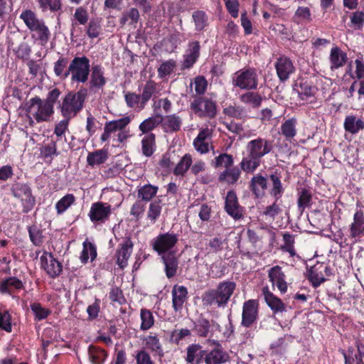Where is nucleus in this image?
Wrapping results in <instances>:
<instances>
[{"label": "nucleus", "instance_id": "7ed1b4c3", "mask_svg": "<svg viewBox=\"0 0 364 364\" xmlns=\"http://www.w3.org/2000/svg\"><path fill=\"white\" fill-rule=\"evenodd\" d=\"M236 287V284L232 281L220 282L215 289H210L202 294V303L205 306H215L218 308L225 307Z\"/></svg>", "mask_w": 364, "mask_h": 364}, {"label": "nucleus", "instance_id": "6e6d98bb", "mask_svg": "<svg viewBox=\"0 0 364 364\" xmlns=\"http://www.w3.org/2000/svg\"><path fill=\"white\" fill-rule=\"evenodd\" d=\"M312 203V193L307 188H301L299 192L297 200L298 209L303 212L306 208H309Z\"/></svg>", "mask_w": 364, "mask_h": 364}, {"label": "nucleus", "instance_id": "e2e57ef3", "mask_svg": "<svg viewBox=\"0 0 364 364\" xmlns=\"http://www.w3.org/2000/svg\"><path fill=\"white\" fill-rule=\"evenodd\" d=\"M233 164L234 159L232 154L222 153L215 157L213 166L215 168L224 167L225 169H227L232 167Z\"/></svg>", "mask_w": 364, "mask_h": 364}, {"label": "nucleus", "instance_id": "603ef678", "mask_svg": "<svg viewBox=\"0 0 364 364\" xmlns=\"http://www.w3.org/2000/svg\"><path fill=\"white\" fill-rule=\"evenodd\" d=\"M210 329V323L208 319L200 316L194 322L193 330L199 337L206 338Z\"/></svg>", "mask_w": 364, "mask_h": 364}, {"label": "nucleus", "instance_id": "5fc2aeb1", "mask_svg": "<svg viewBox=\"0 0 364 364\" xmlns=\"http://www.w3.org/2000/svg\"><path fill=\"white\" fill-rule=\"evenodd\" d=\"M162 122V117L156 115L150 117L144 120L139 127V130L143 134H149V132L154 129Z\"/></svg>", "mask_w": 364, "mask_h": 364}, {"label": "nucleus", "instance_id": "0e129e2a", "mask_svg": "<svg viewBox=\"0 0 364 364\" xmlns=\"http://www.w3.org/2000/svg\"><path fill=\"white\" fill-rule=\"evenodd\" d=\"M192 18L195 23L196 31H202L208 25V16L205 11L198 10L193 13Z\"/></svg>", "mask_w": 364, "mask_h": 364}, {"label": "nucleus", "instance_id": "a18cd8bd", "mask_svg": "<svg viewBox=\"0 0 364 364\" xmlns=\"http://www.w3.org/2000/svg\"><path fill=\"white\" fill-rule=\"evenodd\" d=\"M240 100L242 103L248 105L252 108H258L261 106L263 99L259 92L248 90L240 96Z\"/></svg>", "mask_w": 364, "mask_h": 364}, {"label": "nucleus", "instance_id": "9d476101", "mask_svg": "<svg viewBox=\"0 0 364 364\" xmlns=\"http://www.w3.org/2000/svg\"><path fill=\"white\" fill-rule=\"evenodd\" d=\"M178 234L173 232H167L159 234L151 241L152 249L157 252L159 255H166L172 252L178 242Z\"/></svg>", "mask_w": 364, "mask_h": 364}, {"label": "nucleus", "instance_id": "72a5a7b5", "mask_svg": "<svg viewBox=\"0 0 364 364\" xmlns=\"http://www.w3.org/2000/svg\"><path fill=\"white\" fill-rule=\"evenodd\" d=\"M345 364H364V346H357V350L349 348L348 352L343 351Z\"/></svg>", "mask_w": 364, "mask_h": 364}, {"label": "nucleus", "instance_id": "bf43d9fd", "mask_svg": "<svg viewBox=\"0 0 364 364\" xmlns=\"http://www.w3.org/2000/svg\"><path fill=\"white\" fill-rule=\"evenodd\" d=\"M29 238L35 246H41L43 243V230L37 225H32L28 227Z\"/></svg>", "mask_w": 364, "mask_h": 364}, {"label": "nucleus", "instance_id": "f3484780", "mask_svg": "<svg viewBox=\"0 0 364 364\" xmlns=\"http://www.w3.org/2000/svg\"><path fill=\"white\" fill-rule=\"evenodd\" d=\"M90 78L88 82L90 91L97 92L102 90L107 83L104 68L98 64L93 65L90 70Z\"/></svg>", "mask_w": 364, "mask_h": 364}, {"label": "nucleus", "instance_id": "79ce46f5", "mask_svg": "<svg viewBox=\"0 0 364 364\" xmlns=\"http://www.w3.org/2000/svg\"><path fill=\"white\" fill-rule=\"evenodd\" d=\"M157 93V84L151 80H148L142 90V93L141 95V105L139 107L141 109H144L146 105V103L150 100V99L155 96Z\"/></svg>", "mask_w": 364, "mask_h": 364}, {"label": "nucleus", "instance_id": "c03bdc74", "mask_svg": "<svg viewBox=\"0 0 364 364\" xmlns=\"http://www.w3.org/2000/svg\"><path fill=\"white\" fill-rule=\"evenodd\" d=\"M88 355L90 361L93 364H102L108 355L105 350L94 345L89 346Z\"/></svg>", "mask_w": 364, "mask_h": 364}, {"label": "nucleus", "instance_id": "393cba45", "mask_svg": "<svg viewBox=\"0 0 364 364\" xmlns=\"http://www.w3.org/2000/svg\"><path fill=\"white\" fill-rule=\"evenodd\" d=\"M24 289L21 280L16 277H9L0 281V293L1 294L13 295Z\"/></svg>", "mask_w": 364, "mask_h": 364}, {"label": "nucleus", "instance_id": "864d4df0", "mask_svg": "<svg viewBox=\"0 0 364 364\" xmlns=\"http://www.w3.org/2000/svg\"><path fill=\"white\" fill-rule=\"evenodd\" d=\"M107 159V151L105 149H99L88 154L87 162L90 166H94L95 165L104 164Z\"/></svg>", "mask_w": 364, "mask_h": 364}, {"label": "nucleus", "instance_id": "39448f33", "mask_svg": "<svg viewBox=\"0 0 364 364\" xmlns=\"http://www.w3.org/2000/svg\"><path fill=\"white\" fill-rule=\"evenodd\" d=\"M192 112L200 119H215L218 106L215 100L205 96H196L190 103Z\"/></svg>", "mask_w": 364, "mask_h": 364}, {"label": "nucleus", "instance_id": "6e6552de", "mask_svg": "<svg viewBox=\"0 0 364 364\" xmlns=\"http://www.w3.org/2000/svg\"><path fill=\"white\" fill-rule=\"evenodd\" d=\"M26 106V111L28 113H32L33 117L38 123L48 122L54 114V108L38 96L30 99Z\"/></svg>", "mask_w": 364, "mask_h": 364}, {"label": "nucleus", "instance_id": "aec40b11", "mask_svg": "<svg viewBox=\"0 0 364 364\" xmlns=\"http://www.w3.org/2000/svg\"><path fill=\"white\" fill-rule=\"evenodd\" d=\"M200 45L199 41H190L188 48L183 55V60L181 63V69L186 70L191 68L200 57Z\"/></svg>", "mask_w": 364, "mask_h": 364}, {"label": "nucleus", "instance_id": "6ab92c4d", "mask_svg": "<svg viewBox=\"0 0 364 364\" xmlns=\"http://www.w3.org/2000/svg\"><path fill=\"white\" fill-rule=\"evenodd\" d=\"M268 177L259 173L255 174L249 182V189L255 198H262L265 196L268 188Z\"/></svg>", "mask_w": 364, "mask_h": 364}, {"label": "nucleus", "instance_id": "49530a36", "mask_svg": "<svg viewBox=\"0 0 364 364\" xmlns=\"http://www.w3.org/2000/svg\"><path fill=\"white\" fill-rule=\"evenodd\" d=\"M68 64V58L63 56H60L54 63L53 71L56 77H58L62 80H65L70 76Z\"/></svg>", "mask_w": 364, "mask_h": 364}, {"label": "nucleus", "instance_id": "58836bf2", "mask_svg": "<svg viewBox=\"0 0 364 364\" xmlns=\"http://www.w3.org/2000/svg\"><path fill=\"white\" fill-rule=\"evenodd\" d=\"M13 329L12 316L10 310L2 303H0V330L11 333Z\"/></svg>", "mask_w": 364, "mask_h": 364}, {"label": "nucleus", "instance_id": "c9c22d12", "mask_svg": "<svg viewBox=\"0 0 364 364\" xmlns=\"http://www.w3.org/2000/svg\"><path fill=\"white\" fill-rule=\"evenodd\" d=\"M144 343L146 348L151 352L154 353L159 357H163L164 355L162 344L156 333L151 332L144 338Z\"/></svg>", "mask_w": 364, "mask_h": 364}, {"label": "nucleus", "instance_id": "680f3d73", "mask_svg": "<svg viewBox=\"0 0 364 364\" xmlns=\"http://www.w3.org/2000/svg\"><path fill=\"white\" fill-rule=\"evenodd\" d=\"M284 244L281 246L283 252H287L291 257H294L296 253L294 248L295 235L289 232H284L282 235Z\"/></svg>", "mask_w": 364, "mask_h": 364}, {"label": "nucleus", "instance_id": "13d9d810", "mask_svg": "<svg viewBox=\"0 0 364 364\" xmlns=\"http://www.w3.org/2000/svg\"><path fill=\"white\" fill-rule=\"evenodd\" d=\"M75 202V197L72 193H68L61 198L55 203V210L58 215H62L68 208L73 205Z\"/></svg>", "mask_w": 364, "mask_h": 364}, {"label": "nucleus", "instance_id": "c85d7f7f", "mask_svg": "<svg viewBox=\"0 0 364 364\" xmlns=\"http://www.w3.org/2000/svg\"><path fill=\"white\" fill-rule=\"evenodd\" d=\"M326 264L317 262L308 271V279L314 288H317L326 281L323 269H326Z\"/></svg>", "mask_w": 364, "mask_h": 364}, {"label": "nucleus", "instance_id": "bb28decb", "mask_svg": "<svg viewBox=\"0 0 364 364\" xmlns=\"http://www.w3.org/2000/svg\"><path fill=\"white\" fill-rule=\"evenodd\" d=\"M228 360L229 355L223 350L220 344L210 351L205 350L204 357L205 364H223Z\"/></svg>", "mask_w": 364, "mask_h": 364}, {"label": "nucleus", "instance_id": "f8f14e48", "mask_svg": "<svg viewBox=\"0 0 364 364\" xmlns=\"http://www.w3.org/2000/svg\"><path fill=\"white\" fill-rule=\"evenodd\" d=\"M348 237L355 242L360 240L364 235V205L360 202L356 203L353 222L349 225Z\"/></svg>", "mask_w": 364, "mask_h": 364}, {"label": "nucleus", "instance_id": "f704fd0d", "mask_svg": "<svg viewBox=\"0 0 364 364\" xmlns=\"http://www.w3.org/2000/svg\"><path fill=\"white\" fill-rule=\"evenodd\" d=\"M97 257V247L96 245L86 239L82 242V250L80 255V262L83 264H86L89 259H90V262H92L96 259Z\"/></svg>", "mask_w": 364, "mask_h": 364}, {"label": "nucleus", "instance_id": "338daca9", "mask_svg": "<svg viewBox=\"0 0 364 364\" xmlns=\"http://www.w3.org/2000/svg\"><path fill=\"white\" fill-rule=\"evenodd\" d=\"M295 21L310 23L312 21L311 12L307 6H299L294 13Z\"/></svg>", "mask_w": 364, "mask_h": 364}, {"label": "nucleus", "instance_id": "774afa93", "mask_svg": "<svg viewBox=\"0 0 364 364\" xmlns=\"http://www.w3.org/2000/svg\"><path fill=\"white\" fill-rule=\"evenodd\" d=\"M31 311L35 315V319L42 321L46 318L50 314L51 311L44 308L40 303L34 302L30 305Z\"/></svg>", "mask_w": 364, "mask_h": 364}, {"label": "nucleus", "instance_id": "1a4fd4ad", "mask_svg": "<svg viewBox=\"0 0 364 364\" xmlns=\"http://www.w3.org/2000/svg\"><path fill=\"white\" fill-rule=\"evenodd\" d=\"M233 87L241 90H254L258 86V75L253 68H245L237 71L232 77Z\"/></svg>", "mask_w": 364, "mask_h": 364}, {"label": "nucleus", "instance_id": "a211bd4d", "mask_svg": "<svg viewBox=\"0 0 364 364\" xmlns=\"http://www.w3.org/2000/svg\"><path fill=\"white\" fill-rule=\"evenodd\" d=\"M130 122L131 118L129 116L107 122L105 124L104 132L100 136V141L102 142L108 141L110 139L112 134L125 129Z\"/></svg>", "mask_w": 364, "mask_h": 364}, {"label": "nucleus", "instance_id": "2eb2a0df", "mask_svg": "<svg viewBox=\"0 0 364 364\" xmlns=\"http://www.w3.org/2000/svg\"><path fill=\"white\" fill-rule=\"evenodd\" d=\"M112 213L110 205L103 202H95L91 205L89 217L94 223H104L109 220Z\"/></svg>", "mask_w": 364, "mask_h": 364}, {"label": "nucleus", "instance_id": "0eeeda50", "mask_svg": "<svg viewBox=\"0 0 364 364\" xmlns=\"http://www.w3.org/2000/svg\"><path fill=\"white\" fill-rule=\"evenodd\" d=\"M11 192L12 196L21 202L23 213H28L33 209L36 200L28 183H15L11 188Z\"/></svg>", "mask_w": 364, "mask_h": 364}, {"label": "nucleus", "instance_id": "09e8293b", "mask_svg": "<svg viewBox=\"0 0 364 364\" xmlns=\"http://www.w3.org/2000/svg\"><path fill=\"white\" fill-rule=\"evenodd\" d=\"M140 18L139 11L137 8H131L122 13L119 19V23L122 26L126 24L132 26L136 24Z\"/></svg>", "mask_w": 364, "mask_h": 364}, {"label": "nucleus", "instance_id": "e433bc0d", "mask_svg": "<svg viewBox=\"0 0 364 364\" xmlns=\"http://www.w3.org/2000/svg\"><path fill=\"white\" fill-rule=\"evenodd\" d=\"M89 20V14L86 9L82 6L77 7L71 19L70 35L73 36L74 32L78 25H85Z\"/></svg>", "mask_w": 364, "mask_h": 364}, {"label": "nucleus", "instance_id": "412c9836", "mask_svg": "<svg viewBox=\"0 0 364 364\" xmlns=\"http://www.w3.org/2000/svg\"><path fill=\"white\" fill-rule=\"evenodd\" d=\"M274 67L277 75L281 82L287 81L289 78L290 75L295 71L291 60L287 56L278 58Z\"/></svg>", "mask_w": 364, "mask_h": 364}, {"label": "nucleus", "instance_id": "4d7b16f0", "mask_svg": "<svg viewBox=\"0 0 364 364\" xmlns=\"http://www.w3.org/2000/svg\"><path fill=\"white\" fill-rule=\"evenodd\" d=\"M176 65V61L173 59L163 62L157 69L159 78L164 79L171 75L174 72Z\"/></svg>", "mask_w": 364, "mask_h": 364}, {"label": "nucleus", "instance_id": "cd10ccee", "mask_svg": "<svg viewBox=\"0 0 364 364\" xmlns=\"http://www.w3.org/2000/svg\"><path fill=\"white\" fill-rule=\"evenodd\" d=\"M262 294L266 304L274 314L282 313L286 311V306L284 302L272 293L268 287H263Z\"/></svg>", "mask_w": 364, "mask_h": 364}, {"label": "nucleus", "instance_id": "a19ab883", "mask_svg": "<svg viewBox=\"0 0 364 364\" xmlns=\"http://www.w3.org/2000/svg\"><path fill=\"white\" fill-rule=\"evenodd\" d=\"M343 127L346 132L355 134L364 129V122L353 114L348 115L345 118Z\"/></svg>", "mask_w": 364, "mask_h": 364}, {"label": "nucleus", "instance_id": "7c9ffc66", "mask_svg": "<svg viewBox=\"0 0 364 364\" xmlns=\"http://www.w3.org/2000/svg\"><path fill=\"white\" fill-rule=\"evenodd\" d=\"M298 119L296 117H292L284 119L280 126L279 134L282 135L288 141H291L296 136Z\"/></svg>", "mask_w": 364, "mask_h": 364}, {"label": "nucleus", "instance_id": "dca6fc26", "mask_svg": "<svg viewBox=\"0 0 364 364\" xmlns=\"http://www.w3.org/2000/svg\"><path fill=\"white\" fill-rule=\"evenodd\" d=\"M224 210L235 220H239L243 218V208L240 205L237 196L234 191L227 192Z\"/></svg>", "mask_w": 364, "mask_h": 364}, {"label": "nucleus", "instance_id": "ddd939ff", "mask_svg": "<svg viewBox=\"0 0 364 364\" xmlns=\"http://www.w3.org/2000/svg\"><path fill=\"white\" fill-rule=\"evenodd\" d=\"M41 268L52 279H55L63 272V264L53 255L52 252H44L41 256Z\"/></svg>", "mask_w": 364, "mask_h": 364}, {"label": "nucleus", "instance_id": "4468645a", "mask_svg": "<svg viewBox=\"0 0 364 364\" xmlns=\"http://www.w3.org/2000/svg\"><path fill=\"white\" fill-rule=\"evenodd\" d=\"M134 243L131 237H126L120 242L114 254L116 264L121 269H124L128 265V260L132 253Z\"/></svg>", "mask_w": 364, "mask_h": 364}, {"label": "nucleus", "instance_id": "052dcab7", "mask_svg": "<svg viewBox=\"0 0 364 364\" xmlns=\"http://www.w3.org/2000/svg\"><path fill=\"white\" fill-rule=\"evenodd\" d=\"M349 26L355 30H361L364 26V10H357L349 14Z\"/></svg>", "mask_w": 364, "mask_h": 364}, {"label": "nucleus", "instance_id": "423d86ee", "mask_svg": "<svg viewBox=\"0 0 364 364\" xmlns=\"http://www.w3.org/2000/svg\"><path fill=\"white\" fill-rule=\"evenodd\" d=\"M90 59L85 56H75L68 65L72 82L85 83L88 79L91 70Z\"/></svg>", "mask_w": 364, "mask_h": 364}, {"label": "nucleus", "instance_id": "a878e982", "mask_svg": "<svg viewBox=\"0 0 364 364\" xmlns=\"http://www.w3.org/2000/svg\"><path fill=\"white\" fill-rule=\"evenodd\" d=\"M161 261L164 265L166 277L171 279L174 277L179 268V260L175 255L174 252H170L161 256Z\"/></svg>", "mask_w": 364, "mask_h": 364}, {"label": "nucleus", "instance_id": "9b49d317", "mask_svg": "<svg viewBox=\"0 0 364 364\" xmlns=\"http://www.w3.org/2000/svg\"><path fill=\"white\" fill-rule=\"evenodd\" d=\"M259 301L258 299H250L245 301L242 307L241 326L250 328L254 326L259 320Z\"/></svg>", "mask_w": 364, "mask_h": 364}, {"label": "nucleus", "instance_id": "69168bd1", "mask_svg": "<svg viewBox=\"0 0 364 364\" xmlns=\"http://www.w3.org/2000/svg\"><path fill=\"white\" fill-rule=\"evenodd\" d=\"M161 200H154L150 203L147 211V219L151 223H155L161 215Z\"/></svg>", "mask_w": 364, "mask_h": 364}, {"label": "nucleus", "instance_id": "de8ad7c7", "mask_svg": "<svg viewBox=\"0 0 364 364\" xmlns=\"http://www.w3.org/2000/svg\"><path fill=\"white\" fill-rule=\"evenodd\" d=\"M159 191V187L150 183L145 184L137 190V197L140 200L147 203L156 196Z\"/></svg>", "mask_w": 364, "mask_h": 364}, {"label": "nucleus", "instance_id": "8fccbe9b", "mask_svg": "<svg viewBox=\"0 0 364 364\" xmlns=\"http://www.w3.org/2000/svg\"><path fill=\"white\" fill-rule=\"evenodd\" d=\"M192 156L190 154H186L176 165L173 173L176 176H184L187 171L192 165Z\"/></svg>", "mask_w": 364, "mask_h": 364}, {"label": "nucleus", "instance_id": "20e7f679", "mask_svg": "<svg viewBox=\"0 0 364 364\" xmlns=\"http://www.w3.org/2000/svg\"><path fill=\"white\" fill-rule=\"evenodd\" d=\"M87 96V89L83 87L76 92H68L59 105L63 117L68 119L75 117L82 109Z\"/></svg>", "mask_w": 364, "mask_h": 364}, {"label": "nucleus", "instance_id": "3c124183", "mask_svg": "<svg viewBox=\"0 0 364 364\" xmlns=\"http://www.w3.org/2000/svg\"><path fill=\"white\" fill-rule=\"evenodd\" d=\"M140 330L143 331L151 329L155 323V318L151 310L142 308L140 310Z\"/></svg>", "mask_w": 364, "mask_h": 364}, {"label": "nucleus", "instance_id": "2f4dec72", "mask_svg": "<svg viewBox=\"0 0 364 364\" xmlns=\"http://www.w3.org/2000/svg\"><path fill=\"white\" fill-rule=\"evenodd\" d=\"M329 61L331 63V70H337L346 65V62L348 61L347 53L343 52L338 46L333 47L331 50Z\"/></svg>", "mask_w": 364, "mask_h": 364}, {"label": "nucleus", "instance_id": "4c0bfd02", "mask_svg": "<svg viewBox=\"0 0 364 364\" xmlns=\"http://www.w3.org/2000/svg\"><path fill=\"white\" fill-rule=\"evenodd\" d=\"M162 127L165 132H176L181 129L182 125V119L176 114L166 115L162 118Z\"/></svg>", "mask_w": 364, "mask_h": 364}, {"label": "nucleus", "instance_id": "f257e3e1", "mask_svg": "<svg viewBox=\"0 0 364 364\" xmlns=\"http://www.w3.org/2000/svg\"><path fill=\"white\" fill-rule=\"evenodd\" d=\"M273 149L272 142L262 137L250 140L246 145L247 154L244 155L239 166L245 173L252 174L260 166L262 159Z\"/></svg>", "mask_w": 364, "mask_h": 364}, {"label": "nucleus", "instance_id": "b1692460", "mask_svg": "<svg viewBox=\"0 0 364 364\" xmlns=\"http://www.w3.org/2000/svg\"><path fill=\"white\" fill-rule=\"evenodd\" d=\"M268 277L272 285H276L281 293L284 294L287 291L286 276L280 266L276 265L271 267L268 270Z\"/></svg>", "mask_w": 364, "mask_h": 364}, {"label": "nucleus", "instance_id": "ea45409f", "mask_svg": "<svg viewBox=\"0 0 364 364\" xmlns=\"http://www.w3.org/2000/svg\"><path fill=\"white\" fill-rule=\"evenodd\" d=\"M38 7L42 12L50 11V13L60 14L63 12L62 0H36Z\"/></svg>", "mask_w": 364, "mask_h": 364}, {"label": "nucleus", "instance_id": "4be33fe9", "mask_svg": "<svg viewBox=\"0 0 364 364\" xmlns=\"http://www.w3.org/2000/svg\"><path fill=\"white\" fill-rule=\"evenodd\" d=\"M172 307L176 312L181 311L183 305L188 299L187 287L183 285L175 284L171 290Z\"/></svg>", "mask_w": 364, "mask_h": 364}, {"label": "nucleus", "instance_id": "f03ea898", "mask_svg": "<svg viewBox=\"0 0 364 364\" xmlns=\"http://www.w3.org/2000/svg\"><path fill=\"white\" fill-rule=\"evenodd\" d=\"M19 18L31 32V38L40 45L45 46L51 37V33L45 21L39 18L31 9L23 11Z\"/></svg>", "mask_w": 364, "mask_h": 364}, {"label": "nucleus", "instance_id": "37998d69", "mask_svg": "<svg viewBox=\"0 0 364 364\" xmlns=\"http://www.w3.org/2000/svg\"><path fill=\"white\" fill-rule=\"evenodd\" d=\"M156 135L153 133L146 134L141 139V152L146 157H150L156 151Z\"/></svg>", "mask_w": 364, "mask_h": 364}, {"label": "nucleus", "instance_id": "473e14b6", "mask_svg": "<svg viewBox=\"0 0 364 364\" xmlns=\"http://www.w3.org/2000/svg\"><path fill=\"white\" fill-rule=\"evenodd\" d=\"M242 171H243L240 167L232 166L229 168L225 169L219 174L218 181L233 185L240 179Z\"/></svg>", "mask_w": 364, "mask_h": 364}, {"label": "nucleus", "instance_id": "c756f323", "mask_svg": "<svg viewBox=\"0 0 364 364\" xmlns=\"http://www.w3.org/2000/svg\"><path fill=\"white\" fill-rule=\"evenodd\" d=\"M205 350L202 349L200 344L193 343L186 348V357L185 358L188 364H200L204 361Z\"/></svg>", "mask_w": 364, "mask_h": 364}, {"label": "nucleus", "instance_id": "5701e85b", "mask_svg": "<svg viewBox=\"0 0 364 364\" xmlns=\"http://www.w3.org/2000/svg\"><path fill=\"white\" fill-rule=\"evenodd\" d=\"M268 178L270 181L269 193L274 200L279 201L285 191V188L282 182L281 172L275 171L269 175Z\"/></svg>", "mask_w": 364, "mask_h": 364}]
</instances>
